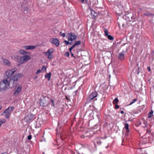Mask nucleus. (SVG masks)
I'll return each instance as SVG.
<instances>
[{"mask_svg": "<svg viewBox=\"0 0 154 154\" xmlns=\"http://www.w3.org/2000/svg\"><path fill=\"white\" fill-rule=\"evenodd\" d=\"M136 66H137L138 68V69L137 70L136 72L137 73V74H138L140 72V70H139V65L138 63H137Z\"/></svg>", "mask_w": 154, "mask_h": 154, "instance_id": "32", "label": "nucleus"}, {"mask_svg": "<svg viewBox=\"0 0 154 154\" xmlns=\"http://www.w3.org/2000/svg\"><path fill=\"white\" fill-rule=\"evenodd\" d=\"M35 48L34 45H28L23 47L22 48L25 49L26 50H33Z\"/></svg>", "mask_w": 154, "mask_h": 154, "instance_id": "14", "label": "nucleus"}, {"mask_svg": "<svg viewBox=\"0 0 154 154\" xmlns=\"http://www.w3.org/2000/svg\"><path fill=\"white\" fill-rule=\"evenodd\" d=\"M71 56L72 57H73V56H74L73 54V53H72L71 52Z\"/></svg>", "mask_w": 154, "mask_h": 154, "instance_id": "51", "label": "nucleus"}, {"mask_svg": "<svg viewBox=\"0 0 154 154\" xmlns=\"http://www.w3.org/2000/svg\"><path fill=\"white\" fill-rule=\"evenodd\" d=\"M81 51H80L79 52H78V62H79V63L78 67L79 69H81L83 66L82 63L84 61L82 58V53H81Z\"/></svg>", "mask_w": 154, "mask_h": 154, "instance_id": "6", "label": "nucleus"}, {"mask_svg": "<svg viewBox=\"0 0 154 154\" xmlns=\"http://www.w3.org/2000/svg\"><path fill=\"white\" fill-rule=\"evenodd\" d=\"M37 78H38V76H35L34 77V79H36Z\"/></svg>", "mask_w": 154, "mask_h": 154, "instance_id": "50", "label": "nucleus"}, {"mask_svg": "<svg viewBox=\"0 0 154 154\" xmlns=\"http://www.w3.org/2000/svg\"><path fill=\"white\" fill-rule=\"evenodd\" d=\"M147 69L149 71H150V67H148Z\"/></svg>", "mask_w": 154, "mask_h": 154, "instance_id": "46", "label": "nucleus"}, {"mask_svg": "<svg viewBox=\"0 0 154 154\" xmlns=\"http://www.w3.org/2000/svg\"><path fill=\"white\" fill-rule=\"evenodd\" d=\"M91 14L92 16V18H94L97 15V13L93 10H91Z\"/></svg>", "mask_w": 154, "mask_h": 154, "instance_id": "18", "label": "nucleus"}, {"mask_svg": "<svg viewBox=\"0 0 154 154\" xmlns=\"http://www.w3.org/2000/svg\"><path fill=\"white\" fill-rule=\"evenodd\" d=\"M28 12V8L27 7H25L24 8L23 12L25 14H27Z\"/></svg>", "mask_w": 154, "mask_h": 154, "instance_id": "26", "label": "nucleus"}, {"mask_svg": "<svg viewBox=\"0 0 154 154\" xmlns=\"http://www.w3.org/2000/svg\"><path fill=\"white\" fill-rule=\"evenodd\" d=\"M51 43L52 44L54 45L57 47H58L59 45V41L56 38H52Z\"/></svg>", "mask_w": 154, "mask_h": 154, "instance_id": "13", "label": "nucleus"}, {"mask_svg": "<svg viewBox=\"0 0 154 154\" xmlns=\"http://www.w3.org/2000/svg\"><path fill=\"white\" fill-rule=\"evenodd\" d=\"M54 52V49L53 48H50L48 49L47 52H44L43 54H45V56H48V58L51 59L53 57V55L52 53Z\"/></svg>", "mask_w": 154, "mask_h": 154, "instance_id": "5", "label": "nucleus"}, {"mask_svg": "<svg viewBox=\"0 0 154 154\" xmlns=\"http://www.w3.org/2000/svg\"><path fill=\"white\" fill-rule=\"evenodd\" d=\"M124 26H125L124 24H122V27H124Z\"/></svg>", "mask_w": 154, "mask_h": 154, "instance_id": "54", "label": "nucleus"}, {"mask_svg": "<svg viewBox=\"0 0 154 154\" xmlns=\"http://www.w3.org/2000/svg\"><path fill=\"white\" fill-rule=\"evenodd\" d=\"M95 143H96L98 145H100L101 143V142L99 138H97L94 140V143L95 146H96Z\"/></svg>", "mask_w": 154, "mask_h": 154, "instance_id": "19", "label": "nucleus"}, {"mask_svg": "<svg viewBox=\"0 0 154 154\" xmlns=\"http://www.w3.org/2000/svg\"><path fill=\"white\" fill-rule=\"evenodd\" d=\"M19 52L21 54L24 55L25 54H29L30 53L27 51H25L23 50L20 49L19 50Z\"/></svg>", "mask_w": 154, "mask_h": 154, "instance_id": "17", "label": "nucleus"}, {"mask_svg": "<svg viewBox=\"0 0 154 154\" xmlns=\"http://www.w3.org/2000/svg\"><path fill=\"white\" fill-rule=\"evenodd\" d=\"M1 154H8V153L7 152H4L3 153H2Z\"/></svg>", "mask_w": 154, "mask_h": 154, "instance_id": "47", "label": "nucleus"}, {"mask_svg": "<svg viewBox=\"0 0 154 154\" xmlns=\"http://www.w3.org/2000/svg\"><path fill=\"white\" fill-rule=\"evenodd\" d=\"M137 99H133L132 101L131 102V103L128 105V106L131 105H132V104H133L134 103L135 101H137Z\"/></svg>", "mask_w": 154, "mask_h": 154, "instance_id": "30", "label": "nucleus"}, {"mask_svg": "<svg viewBox=\"0 0 154 154\" xmlns=\"http://www.w3.org/2000/svg\"><path fill=\"white\" fill-rule=\"evenodd\" d=\"M11 84L7 79H5L0 82V91H3L10 86Z\"/></svg>", "mask_w": 154, "mask_h": 154, "instance_id": "1", "label": "nucleus"}, {"mask_svg": "<svg viewBox=\"0 0 154 154\" xmlns=\"http://www.w3.org/2000/svg\"><path fill=\"white\" fill-rule=\"evenodd\" d=\"M4 63L7 66H10V61L6 59H5L3 60Z\"/></svg>", "mask_w": 154, "mask_h": 154, "instance_id": "21", "label": "nucleus"}, {"mask_svg": "<svg viewBox=\"0 0 154 154\" xmlns=\"http://www.w3.org/2000/svg\"><path fill=\"white\" fill-rule=\"evenodd\" d=\"M16 68H14L8 70L6 72L5 74L8 78L11 77V75L14 74V72L17 70Z\"/></svg>", "mask_w": 154, "mask_h": 154, "instance_id": "7", "label": "nucleus"}, {"mask_svg": "<svg viewBox=\"0 0 154 154\" xmlns=\"http://www.w3.org/2000/svg\"><path fill=\"white\" fill-rule=\"evenodd\" d=\"M14 107L9 106L7 109L4 110L3 113H6L9 112H10V113H11V112L14 110Z\"/></svg>", "mask_w": 154, "mask_h": 154, "instance_id": "15", "label": "nucleus"}, {"mask_svg": "<svg viewBox=\"0 0 154 154\" xmlns=\"http://www.w3.org/2000/svg\"><path fill=\"white\" fill-rule=\"evenodd\" d=\"M120 112L121 114H122L124 113V112L123 111H121Z\"/></svg>", "mask_w": 154, "mask_h": 154, "instance_id": "48", "label": "nucleus"}, {"mask_svg": "<svg viewBox=\"0 0 154 154\" xmlns=\"http://www.w3.org/2000/svg\"><path fill=\"white\" fill-rule=\"evenodd\" d=\"M23 75L21 73H18L14 75L12 77V79H10L9 80V82L11 84H12L13 85L14 84V82L17 81L18 80V79L22 77Z\"/></svg>", "mask_w": 154, "mask_h": 154, "instance_id": "3", "label": "nucleus"}, {"mask_svg": "<svg viewBox=\"0 0 154 154\" xmlns=\"http://www.w3.org/2000/svg\"><path fill=\"white\" fill-rule=\"evenodd\" d=\"M69 41H67L66 40H64V42L65 43L66 45H68V44H69L70 45H72V44L73 43V42H69Z\"/></svg>", "mask_w": 154, "mask_h": 154, "instance_id": "27", "label": "nucleus"}, {"mask_svg": "<svg viewBox=\"0 0 154 154\" xmlns=\"http://www.w3.org/2000/svg\"><path fill=\"white\" fill-rule=\"evenodd\" d=\"M119 102V100L117 98H115L113 101V104L114 103V102H115L116 103H117Z\"/></svg>", "mask_w": 154, "mask_h": 154, "instance_id": "35", "label": "nucleus"}, {"mask_svg": "<svg viewBox=\"0 0 154 154\" xmlns=\"http://www.w3.org/2000/svg\"><path fill=\"white\" fill-rule=\"evenodd\" d=\"M18 66H20V65H18Z\"/></svg>", "mask_w": 154, "mask_h": 154, "instance_id": "59", "label": "nucleus"}, {"mask_svg": "<svg viewBox=\"0 0 154 154\" xmlns=\"http://www.w3.org/2000/svg\"><path fill=\"white\" fill-rule=\"evenodd\" d=\"M41 72V70H40V69H38L36 72V74H37L38 73H39Z\"/></svg>", "mask_w": 154, "mask_h": 154, "instance_id": "42", "label": "nucleus"}, {"mask_svg": "<svg viewBox=\"0 0 154 154\" xmlns=\"http://www.w3.org/2000/svg\"><path fill=\"white\" fill-rule=\"evenodd\" d=\"M51 102L52 104V106L54 107V100L53 99H51L50 98V100H49V103Z\"/></svg>", "mask_w": 154, "mask_h": 154, "instance_id": "33", "label": "nucleus"}, {"mask_svg": "<svg viewBox=\"0 0 154 154\" xmlns=\"http://www.w3.org/2000/svg\"><path fill=\"white\" fill-rule=\"evenodd\" d=\"M22 87L21 85H18V86L17 87V88L15 89V92L14 93V95L18 96L19 95L18 94L22 91Z\"/></svg>", "mask_w": 154, "mask_h": 154, "instance_id": "11", "label": "nucleus"}, {"mask_svg": "<svg viewBox=\"0 0 154 154\" xmlns=\"http://www.w3.org/2000/svg\"><path fill=\"white\" fill-rule=\"evenodd\" d=\"M50 98L48 97H44L41 100L40 102L41 106H46L49 104Z\"/></svg>", "mask_w": 154, "mask_h": 154, "instance_id": "4", "label": "nucleus"}, {"mask_svg": "<svg viewBox=\"0 0 154 154\" xmlns=\"http://www.w3.org/2000/svg\"><path fill=\"white\" fill-rule=\"evenodd\" d=\"M118 7L120 9H122L123 8V6L121 5L120 4V5H118Z\"/></svg>", "mask_w": 154, "mask_h": 154, "instance_id": "39", "label": "nucleus"}, {"mask_svg": "<svg viewBox=\"0 0 154 154\" xmlns=\"http://www.w3.org/2000/svg\"><path fill=\"white\" fill-rule=\"evenodd\" d=\"M128 127L129 125L128 123H126L125 124L124 128L126 129V132L127 133L129 132Z\"/></svg>", "mask_w": 154, "mask_h": 154, "instance_id": "22", "label": "nucleus"}, {"mask_svg": "<svg viewBox=\"0 0 154 154\" xmlns=\"http://www.w3.org/2000/svg\"><path fill=\"white\" fill-rule=\"evenodd\" d=\"M147 132L148 133H149L150 132V131L148 130H147Z\"/></svg>", "mask_w": 154, "mask_h": 154, "instance_id": "53", "label": "nucleus"}, {"mask_svg": "<svg viewBox=\"0 0 154 154\" xmlns=\"http://www.w3.org/2000/svg\"><path fill=\"white\" fill-rule=\"evenodd\" d=\"M32 138V135H30L28 136L27 137V139L28 140H30Z\"/></svg>", "mask_w": 154, "mask_h": 154, "instance_id": "41", "label": "nucleus"}, {"mask_svg": "<svg viewBox=\"0 0 154 154\" xmlns=\"http://www.w3.org/2000/svg\"><path fill=\"white\" fill-rule=\"evenodd\" d=\"M67 35L68 36V41H71L72 42L77 37V36L75 34L72 33H68Z\"/></svg>", "mask_w": 154, "mask_h": 154, "instance_id": "9", "label": "nucleus"}, {"mask_svg": "<svg viewBox=\"0 0 154 154\" xmlns=\"http://www.w3.org/2000/svg\"><path fill=\"white\" fill-rule=\"evenodd\" d=\"M125 54L124 53H120L118 55V59L120 60H123L125 59Z\"/></svg>", "mask_w": 154, "mask_h": 154, "instance_id": "16", "label": "nucleus"}, {"mask_svg": "<svg viewBox=\"0 0 154 154\" xmlns=\"http://www.w3.org/2000/svg\"><path fill=\"white\" fill-rule=\"evenodd\" d=\"M76 91V92H77V90L76 91Z\"/></svg>", "mask_w": 154, "mask_h": 154, "instance_id": "58", "label": "nucleus"}, {"mask_svg": "<svg viewBox=\"0 0 154 154\" xmlns=\"http://www.w3.org/2000/svg\"><path fill=\"white\" fill-rule=\"evenodd\" d=\"M81 137H82V138H83V137H83V136H82Z\"/></svg>", "mask_w": 154, "mask_h": 154, "instance_id": "56", "label": "nucleus"}, {"mask_svg": "<svg viewBox=\"0 0 154 154\" xmlns=\"http://www.w3.org/2000/svg\"><path fill=\"white\" fill-rule=\"evenodd\" d=\"M6 120L5 119H0V126L1 125L6 122Z\"/></svg>", "mask_w": 154, "mask_h": 154, "instance_id": "28", "label": "nucleus"}, {"mask_svg": "<svg viewBox=\"0 0 154 154\" xmlns=\"http://www.w3.org/2000/svg\"><path fill=\"white\" fill-rule=\"evenodd\" d=\"M120 24L119 25V26H120Z\"/></svg>", "mask_w": 154, "mask_h": 154, "instance_id": "57", "label": "nucleus"}, {"mask_svg": "<svg viewBox=\"0 0 154 154\" xmlns=\"http://www.w3.org/2000/svg\"><path fill=\"white\" fill-rule=\"evenodd\" d=\"M84 44L83 42H82L81 43V42L80 41H78V49L79 51H82L84 50Z\"/></svg>", "mask_w": 154, "mask_h": 154, "instance_id": "10", "label": "nucleus"}, {"mask_svg": "<svg viewBox=\"0 0 154 154\" xmlns=\"http://www.w3.org/2000/svg\"><path fill=\"white\" fill-rule=\"evenodd\" d=\"M3 113H5V117L7 119H8L10 117V116L11 114V113H10V112H8Z\"/></svg>", "mask_w": 154, "mask_h": 154, "instance_id": "24", "label": "nucleus"}, {"mask_svg": "<svg viewBox=\"0 0 154 154\" xmlns=\"http://www.w3.org/2000/svg\"><path fill=\"white\" fill-rule=\"evenodd\" d=\"M60 35L61 36H63V37L65 36V33H63L61 32H60Z\"/></svg>", "mask_w": 154, "mask_h": 154, "instance_id": "37", "label": "nucleus"}, {"mask_svg": "<svg viewBox=\"0 0 154 154\" xmlns=\"http://www.w3.org/2000/svg\"><path fill=\"white\" fill-rule=\"evenodd\" d=\"M78 146L79 148V149H80L81 148V147H80L81 146H82L83 147V146L81 144H79L78 145Z\"/></svg>", "mask_w": 154, "mask_h": 154, "instance_id": "43", "label": "nucleus"}, {"mask_svg": "<svg viewBox=\"0 0 154 154\" xmlns=\"http://www.w3.org/2000/svg\"><path fill=\"white\" fill-rule=\"evenodd\" d=\"M80 1L82 4L87 3V0H80Z\"/></svg>", "mask_w": 154, "mask_h": 154, "instance_id": "34", "label": "nucleus"}, {"mask_svg": "<svg viewBox=\"0 0 154 154\" xmlns=\"http://www.w3.org/2000/svg\"><path fill=\"white\" fill-rule=\"evenodd\" d=\"M66 99L67 100H69V97H68L67 96H66Z\"/></svg>", "mask_w": 154, "mask_h": 154, "instance_id": "49", "label": "nucleus"}, {"mask_svg": "<svg viewBox=\"0 0 154 154\" xmlns=\"http://www.w3.org/2000/svg\"><path fill=\"white\" fill-rule=\"evenodd\" d=\"M2 108V106H0V110H1Z\"/></svg>", "mask_w": 154, "mask_h": 154, "instance_id": "52", "label": "nucleus"}, {"mask_svg": "<svg viewBox=\"0 0 154 154\" xmlns=\"http://www.w3.org/2000/svg\"><path fill=\"white\" fill-rule=\"evenodd\" d=\"M65 55L66 57H69V53L68 52H66L65 54Z\"/></svg>", "mask_w": 154, "mask_h": 154, "instance_id": "40", "label": "nucleus"}, {"mask_svg": "<svg viewBox=\"0 0 154 154\" xmlns=\"http://www.w3.org/2000/svg\"><path fill=\"white\" fill-rule=\"evenodd\" d=\"M109 146L108 145L107 146H106V147L107 148H108V147Z\"/></svg>", "mask_w": 154, "mask_h": 154, "instance_id": "55", "label": "nucleus"}, {"mask_svg": "<svg viewBox=\"0 0 154 154\" xmlns=\"http://www.w3.org/2000/svg\"><path fill=\"white\" fill-rule=\"evenodd\" d=\"M31 59V57L29 55H24L21 56L20 58H17V61L20 64L24 63L29 60Z\"/></svg>", "mask_w": 154, "mask_h": 154, "instance_id": "2", "label": "nucleus"}, {"mask_svg": "<svg viewBox=\"0 0 154 154\" xmlns=\"http://www.w3.org/2000/svg\"><path fill=\"white\" fill-rule=\"evenodd\" d=\"M51 74V72H49L46 74L45 75V77L48 79V81L50 80V79Z\"/></svg>", "mask_w": 154, "mask_h": 154, "instance_id": "20", "label": "nucleus"}, {"mask_svg": "<svg viewBox=\"0 0 154 154\" xmlns=\"http://www.w3.org/2000/svg\"><path fill=\"white\" fill-rule=\"evenodd\" d=\"M77 45V41L75 42L74 45L71 47L69 49L70 51L71 52V51L72 50V49L76 45Z\"/></svg>", "mask_w": 154, "mask_h": 154, "instance_id": "25", "label": "nucleus"}, {"mask_svg": "<svg viewBox=\"0 0 154 154\" xmlns=\"http://www.w3.org/2000/svg\"><path fill=\"white\" fill-rule=\"evenodd\" d=\"M108 38L110 40H112L113 39V38L110 35H108L107 36Z\"/></svg>", "mask_w": 154, "mask_h": 154, "instance_id": "31", "label": "nucleus"}, {"mask_svg": "<svg viewBox=\"0 0 154 154\" xmlns=\"http://www.w3.org/2000/svg\"><path fill=\"white\" fill-rule=\"evenodd\" d=\"M105 35L106 36H107L108 35V32L107 29H105L104 31Z\"/></svg>", "mask_w": 154, "mask_h": 154, "instance_id": "36", "label": "nucleus"}, {"mask_svg": "<svg viewBox=\"0 0 154 154\" xmlns=\"http://www.w3.org/2000/svg\"><path fill=\"white\" fill-rule=\"evenodd\" d=\"M42 69V71H45L46 70V67L45 66H43Z\"/></svg>", "mask_w": 154, "mask_h": 154, "instance_id": "38", "label": "nucleus"}, {"mask_svg": "<svg viewBox=\"0 0 154 154\" xmlns=\"http://www.w3.org/2000/svg\"><path fill=\"white\" fill-rule=\"evenodd\" d=\"M56 131H57V134H59V133H60V131H59L58 129L57 128H56Z\"/></svg>", "mask_w": 154, "mask_h": 154, "instance_id": "45", "label": "nucleus"}, {"mask_svg": "<svg viewBox=\"0 0 154 154\" xmlns=\"http://www.w3.org/2000/svg\"><path fill=\"white\" fill-rule=\"evenodd\" d=\"M97 93L96 91H94L91 93L88 97V100L90 101L97 97Z\"/></svg>", "mask_w": 154, "mask_h": 154, "instance_id": "12", "label": "nucleus"}, {"mask_svg": "<svg viewBox=\"0 0 154 154\" xmlns=\"http://www.w3.org/2000/svg\"><path fill=\"white\" fill-rule=\"evenodd\" d=\"M115 108L116 109H117L119 108V106L117 104H116L115 106Z\"/></svg>", "mask_w": 154, "mask_h": 154, "instance_id": "44", "label": "nucleus"}, {"mask_svg": "<svg viewBox=\"0 0 154 154\" xmlns=\"http://www.w3.org/2000/svg\"><path fill=\"white\" fill-rule=\"evenodd\" d=\"M153 113V111L151 110L150 112L149 113L148 117L149 118H150L152 116Z\"/></svg>", "mask_w": 154, "mask_h": 154, "instance_id": "29", "label": "nucleus"}, {"mask_svg": "<svg viewBox=\"0 0 154 154\" xmlns=\"http://www.w3.org/2000/svg\"><path fill=\"white\" fill-rule=\"evenodd\" d=\"M35 118V115L32 113H30L26 116L25 118V120L27 122H29L33 120Z\"/></svg>", "mask_w": 154, "mask_h": 154, "instance_id": "8", "label": "nucleus"}, {"mask_svg": "<svg viewBox=\"0 0 154 154\" xmlns=\"http://www.w3.org/2000/svg\"><path fill=\"white\" fill-rule=\"evenodd\" d=\"M144 15L147 17L154 16V14L149 13V12H146V13H144Z\"/></svg>", "mask_w": 154, "mask_h": 154, "instance_id": "23", "label": "nucleus"}]
</instances>
